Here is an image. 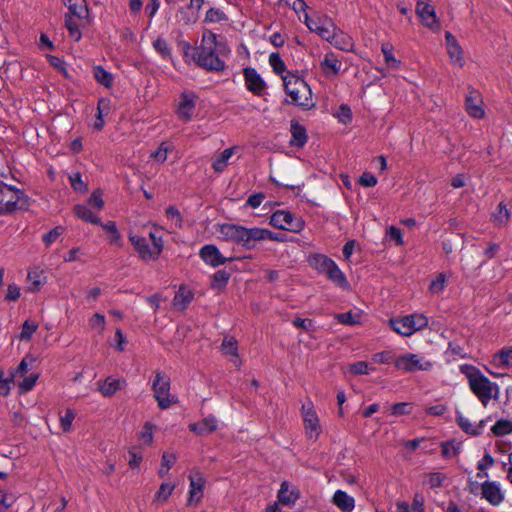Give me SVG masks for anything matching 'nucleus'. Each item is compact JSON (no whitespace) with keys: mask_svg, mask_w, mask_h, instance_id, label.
Instances as JSON below:
<instances>
[{"mask_svg":"<svg viewBox=\"0 0 512 512\" xmlns=\"http://www.w3.org/2000/svg\"><path fill=\"white\" fill-rule=\"evenodd\" d=\"M230 54V48L225 41L218 40L212 31L203 33L201 43L194 49L193 61L201 68L212 71H224L226 64L224 58Z\"/></svg>","mask_w":512,"mask_h":512,"instance_id":"f257e3e1","label":"nucleus"},{"mask_svg":"<svg viewBox=\"0 0 512 512\" xmlns=\"http://www.w3.org/2000/svg\"><path fill=\"white\" fill-rule=\"evenodd\" d=\"M218 231L224 241L233 242L249 250L254 249L256 243L260 241L283 242L285 240L284 234L261 227L248 228L243 225L223 223L219 225Z\"/></svg>","mask_w":512,"mask_h":512,"instance_id":"f03ea898","label":"nucleus"},{"mask_svg":"<svg viewBox=\"0 0 512 512\" xmlns=\"http://www.w3.org/2000/svg\"><path fill=\"white\" fill-rule=\"evenodd\" d=\"M282 80L285 92L290 97V101L287 103L297 105L305 110L314 107L311 88L303 78L287 72L282 76Z\"/></svg>","mask_w":512,"mask_h":512,"instance_id":"7ed1b4c3","label":"nucleus"},{"mask_svg":"<svg viewBox=\"0 0 512 512\" xmlns=\"http://www.w3.org/2000/svg\"><path fill=\"white\" fill-rule=\"evenodd\" d=\"M462 372L468 378L470 390L484 406H486L492 398L498 397V385L484 376L479 369L474 366H466L462 368Z\"/></svg>","mask_w":512,"mask_h":512,"instance_id":"20e7f679","label":"nucleus"},{"mask_svg":"<svg viewBox=\"0 0 512 512\" xmlns=\"http://www.w3.org/2000/svg\"><path fill=\"white\" fill-rule=\"evenodd\" d=\"M64 4L68 8L65 15V27L69 32L70 38L78 42L82 33L80 31L81 22L88 17L89 10L85 0H64Z\"/></svg>","mask_w":512,"mask_h":512,"instance_id":"39448f33","label":"nucleus"},{"mask_svg":"<svg viewBox=\"0 0 512 512\" xmlns=\"http://www.w3.org/2000/svg\"><path fill=\"white\" fill-rule=\"evenodd\" d=\"M391 329L402 336H411L428 325V318L421 313H413L389 320Z\"/></svg>","mask_w":512,"mask_h":512,"instance_id":"423d86ee","label":"nucleus"},{"mask_svg":"<svg viewBox=\"0 0 512 512\" xmlns=\"http://www.w3.org/2000/svg\"><path fill=\"white\" fill-rule=\"evenodd\" d=\"M434 364V361L428 359L423 354L410 352L401 354L394 360L395 368L404 373L430 371L434 367Z\"/></svg>","mask_w":512,"mask_h":512,"instance_id":"0eeeda50","label":"nucleus"},{"mask_svg":"<svg viewBox=\"0 0 512 512\" xmlns=\"http://www.w3.org/2000/svg\"><path fill=\"white\" fill-rule=\"evenodd\" d=\"M24 198L21 190L0 181V214H8L20 208Z\"/></svg>","mask_w":512,"mask_h":512,"instance_id":"6e6552de","label":"nucleus"},{"mask_svg":"<svg viewBox=\"0 0 512 512\" xmlns=\"http://www.w3.org/2000/svg\"><path fill=\"white\" fill-rule=\"evenodd\" d=\"M152 390L161 409H167L177 401L176 397L170 394V378L161 372L155 374Z\"/></svg>","mask_w":512,"mask_h":512,"instance_id":"1a4fd4ad","label":"nucleus"},{"mask_svg":"<svg viewBox=\"0 0 512 512\" xmlns=\"http://www.w3.org/2000/svg\"><path fill=\"white\" fill-rule=\"evenodd\" d=\"M270 225L277 229L299 233L305 227V221L301 217H296L287 210L275 211L269 219Z\"/></svg>","mask_w":512,"mask_h":512,"instance_id":"9d476101","label":"nucleus"},{"mask_svg":"<svg viewBox=\"0 0 512 512\" xmlns=\"http://www.w3.org/2000/svg\"><path fill=\"white\" fill-rule=\"evenodd\" d=\"M197 101L198 96L195 92L183 91L176 102L177 117L184 122L190 121L194 115Z\"/></svg>","mask_w":512,"mask_h":512,"instance_id":"9b49d317","label":"nucleus"},{"mask_svg":"<svg viewBox=\"0 0 512 512\" xmlns=\"http://www.w3.org/2000/svg\"><path fill=\"white\" fill-rule=\"evenodd\" d=\"M304 23L310 31L317 33L319 36L329 42L331 39L335 38L336 27L332 20L327 17L312 19L309 18L307 13H305Z\"/></svg>","mask_w":512,"mask_h":512,"instance_id":"f8f14e48","label":"nucleus"},{"mask_svg":"<svg viewBox=\"0 0 512 512\" xmlns=\"http://www.w3.org/2000/svg\"><path fill=\"white\" fill-rule=\"evenodd\" d=\"M416 14L421 20V23L433 32H439L441 30L440 21L436 15L435 8L423 1L418 0L416 4Z\"/></svg>","mask_w":512,"mask_h":512,"instance_id":"ddd939ff","label":"nucleus"},{"mask_svg":"<svg viewBox=\"0 0 512 512\" xmlns=\"http://www.w3.org/2000/svg\"><path fill=\"white\" fill-rule=\"evenodd\" d=\"M304 427L309 439L316 440L321 434V426L318 415L314 410L312 403L304 404L301 408Z\"/></svg>","mask_w":512,"mask_h":512,"instance_id":"4468645a","label":"nucleus"},{"mask_svg":"<svg viewBox=\"0 0 512 512\" xmlns=\"http://www.w3.org/2000/svg\"><path fill=\"white\" fill-rule=\"evenodd\" d=\"M129 240L134 246V249L137 251L139 257L143 261H151L158 259L159 247L152 248V246L149 245L146 238L136 234H129Z\"/></svg>","mask_w":512,"mask_h":512,"instance_id":"2eb2a0df","label":"nucleus"},{"mask_svg":"<svg viewBox=\"0 0 512 512\" xmlns=\"http://www.w3.org/2000/svg\"><path fill=\"white\" fill-rule=\"evenodd\" d=\"M243 75L248 91L259 97L266 94V83L256 69L247 67L243 70Z\"/></svg>","mask_w":512,"mask_h":512,"instance_id":"dca6fc26","label":"nucleus"},{"mask_svg":"<svg viewBox=\"0 0 512 512\" xmlns=\"http://www.w3.org/2000/svg\"><path fill=\"white\" fill-rule=\"evenodd\" d=\"M190 487H189V497H188V505L192 503L198 504L201 502L204 495V487L206 484V480L201 472L193 471L189 475Z\"/></svg>","mask_w":512,"mask_h":512,"instance_id":"f3484780","label":"nucleus"},{"mask_svg":"<svg viewBox=\"0 0 512 512\" xmlns=\"http://www.w3.org/2000/svg\"><path fill=\"white\" fill-rule=\"evenodd\" d=\"M199 256L206 264L212 267H218L232 260V258L224 257L217 246L213 244L204 245L199 251Z\"/></svg>","mask_w":512,"mask_h":512,"instance_id":"a211bd4d","label":"nucleus"},{"mask_svg":"<svg viewBox=\"0 0 512 512\" xmlns=\"http://www.w3.org/2000/svg\"><path fill=\"white\" fill-rule=\"evenodd\" d=\"M445 40H446L447 53L449 55L451 63L458 67H463L465 64L463 50H462L461 46L459 45L457 39L454 37V35L451 32L446 31Z\"/></svg>","mask_w":512,"mask_h":512,"instance_id":"6ab92c4d","label":"nucleus"},{"mask_svg":"<svg viewBox=\"0 0 512 512\" xmlns=\"http://www.w3.org/2000/svg\"><path fill=\"white\" fill-rule=\"evenodd\" d=\"M481 490L482 497L493 506H499L504 501V493L497 482L485 481L481 484Z\"/></svg>","mask_w":512,"mask_h":512,"instance_id":"aec40b11","label":"nucleus"},{"mask_svg":"<svg viewBox=\"0 0 512 512\" xmlns=\"http://www.w3.org/2000/svg\"><path fill=\"white\" fill-rule=\"evenodd\" d=\"M320 67L327 77L336 76L341 70L342 62L338 59L335 53L328 52L324 55V59L321 61Z\"/></svg>","mask_w":512,"mask_h":512,"instance_id":"412c9836","label":"nucleus"},{"mask_svg":"<svg viewBox=\"0 0 512 512\" xmlns=\"http://www.w3.org/2000/svg\"><path fill=\"white\" fill-rule=\"evenodd\" d=\"M217 427L218 420L213 415H209L197 423L189 424V430L200 436L214 432Z\"/></svg>","mask_w":512,"mask_h":512,"instance_id":"4be33fe9","label":"nucleus"},{"mask_svg":"<svg viewBox=\"0 0 512 512\" xmlns=\"http://www.w3.org/2000/svg\"><path fill=\"white\" fill-rule=\"evenodd\" d=\"M290 132V146L302 148L308 140L305 127L301 125L298 121L292 120L290 124Z\"/></svg>","mask_w":512,"mask_h":512,"instance_id":"5701e85b","label":"nucleus"},{"mask_svg":"<svg viewBox=\"0 0 512 512\" xmlns=\"http://www.w3.org/2000/svg\"><path fill=\"white\" fill-rule=\"evenodd\" d=\"M332 502L342 512H352L355 508V499L342 490H337L334 493Z\"/></svg>","mask_w":512,"mask_h":512,"instance_id":"b1692460","label":"nucleus"},{"mask_svg":"<svg viewBox=\"0 0 512 512\" xmlns=\"http://www.w3.org/2000/svg\"><path fill=\"white\" fill-rule=\"evenodd\" d=\"M335 261L328 256L320 253H315L309 256V265L318 271L320 274H325Z\"/></svg>","mask_w":512,"mask_h":512,"instance_id":"393cba45","label":"nucleus"},{"mask_svg":"<svg viewBox=\"0 0 512 512\" xmlns=\"http://www.w3.org/2000/svg\"><path fill=\"white\" fill-rule=\"evenodd\" d=\"M326 277L332 281L338 287L348 290L350 288V284L345 276V274L340 270L338 265L334 262L333 265L329 268V270L325 273Z\"/></svg>","mask_w":512,"mask_h":512,"instance_id":"a878e982","label":"nucleus"},{"mask_svg":"<svg viewBox=\"0 0 512 512\" xmlns=\"http://www.w3.org/2000/svg\"><path fill=\"white\" fill-rule=\"evenodd\" d=\"M221 351L225 355L232 356V359L230 360L236 367H240L241 361L239 359L238 355V343L237 341L230 337H225L223 339V342L221 344Z\"/></svg>","mask_w":512,"mask_h":512,"instance_id":"bb28decb","label":"nucleus"},{"mask_svg":"<svg viewBox=\"0 0 512 512\" xmlns=\"http://www.w3.org/2000/svg\"><path fill=\"white\" fill-rule=\"evenodd\" d=\"M193 299V293L185 287H180L173 298V306L178 310H185Z\"/></svg>","mask_w":512,"mask_h":512,"instance_id":"cd10ccee","label":"nucleus"},{"mask_svg":"<svg viewBox=\"0 0 512 512\" xmlns=\"http://www.w3.org/2000/svg\"><path fill=\"white\" fill-rule=\"evenodd\" d=\"M120 388V380L113 377H107L104 381L98 382V389L105 397L114 395L118 390H120Z\"/></svg>","mask_w":512,"mask_h":512,"instance_id":"c85d7f7f","label":"nucleus"},{"mask_svg":"<svg viewBox=\"0 0 512 512\" xmlns=\"http://www.w3.org/2000/svg\"><path fill=\"white\" fill-rule=\"evenodd\" d=\"M235 149V147L227 148L214 159L212 163V168L215 172L221 173L225 170V168L228 165L229 159L235 153Z\"/></svg>","mask_w":512,"mask_h":512,"instance_id":"c756f323","label":"nucleus"},{"mask_svg":"<svg viewBox=\"0 0 512 512\" xmlns=\"http://www.w3.org/2000/svg\"><path fill=\"white\" fill-rule=\"evenodd\" d=\"M75 215L81 220L92 223V224H101L100 218L94 214L86 205L78 204L74 207Z\"/></svg>","mask_w":512,"mask_h":512,"instance_id":"7c9ffc66","label":"nucleus"},{"mask_svg":"<svg viewBox=\"0 0 512 512\" xmlns=\"http://www.w3.org/2000/svg\"><path fill=\"white\" fill-rule=\"evenodd\" d=\"M465 106L467 113L473 118L480 119L485 114L483 108L477 103L476 99L472 96V93H470L466 97Z\"/></svg>","mask_w":512,"mask_h":512,"instance_id":"2f4dec72","label":"nucleus"},{"mask_svg":"<svg viewBox=\"0 0 512 512\" xmlns=\"http://www.w3.org/2000/svg\"><path fill=\"white\" fill-rule=\"evenodd\" d=\"M457 423L458 425L460 426V428L468 433V434H471V435H474V436H477V435H480L481 432H482V425L481 424H478V425H473L469 419H467L466 417L462 416V415H458L457 417Z\"/></svg>","mask_w":512,"mask_h":512,"instance_id":"473e14b6","label":"nucleus"},{"mask_svg":"<svg viewBox=\"0 0 512 512\" xmlns=\"http://www.w3.org/2000/svg\"><path fill=\"white\" fill-rule=\"evenodd\" d=\"M94 78L98 83L109 88L113 83V76L110 72L106 71L102 66H96L93 69Z\"/></svg>","mask_w":512,"mask_h":512,"instance_id":"72a5a7b5","label":"nucleus"},{"mask_svg":"<svg viewBox=\"0 0 512 512\" xmlns=\"http://www.w3.org/2000/svg\"><path fill=\"white\" fill-rule=\"evenodd\" d=\"M173 146L168 142H162L159 147L150 154L156 162L163 164L167 160L168 153L172 151Z\"/></svg>","mask_w":512,"mask_h":512,"instance_id":"f704fd0d","label":"nucleus"},{"mask_svg":"<svg viewBox=\"0 0 512 512\" xmlns=\"http://www.w3.org/2000/svg\"><path fill=\"white\" fill-rule=\"evenodd\" d=\"M381 51L384 55V60L388 67L394 68V69L399 68L400 61L394 57L393 46L390 43H383L382 47H381Z\"/></svg>","mask_w":512,"mask_h":512,"instance_id":"c9c22d12","label":"nucleus"},{"mask_svg":"<svg viewBox=\"0 0 512 512\" xmlns=\"http://www.w3.org/2000/svg\"><path fill=\"white\" fill-rule=\"evenodd\" d=\"M335 319L343 325H357L361 322V314L360 313H353L352 311L346 312V313H338L335 314Z\"/></svg>","mask_w":512,"mask_h":512,"instance_id":"e433bc0d","label":"nucleus"},{"mask_svg":"<svg viewBox=\"0 0 512 512\" xmlns=\"http://www.w3.org/2000/svg\"><path fill=\"white\" fill-rule=\"evenodd\" d=\"M496 436H504L512 433V421L506 419L498 420L491 428Z\"/></svg>","mask_w":512,"mask_h":512,"instance_id":"4c0bfd02","label":"nucleus"},{"mask_svg":"<svg viewBox=\"0 0 512 512\" xmlns=\"http://www.w3.org/2000/svg\"><path fill=\"white\" fill-rule=\"evenodd\" d=\"M231 274L225 269L216 271L212 276L211 286L214 289H221L226 286Z\"/></svg>","mask_w":512,"mask_h":512,"instance_id":"58836bf2","label":"nucleus"},{"mask_svg":"<svg viewBox=\"0 0 512 512\" xmlns=\"http://www.w3.org/2000/svg\"><path fill=\"white\" fill-rule=\"evenodd\" d=\"M510 219V212L506 205L501 202L498 205L496 212L493 213V221L496 225H505Z\"/></svg>","mask_w":512,"mask_h":512,"instance_id":"ea45409f","label":"nucleus"},{"mask_svg":"<svg viewBox=\"0 0 512 512\" xmlns=\"http://www.w3.org/2000/svg\"><path fill=\"white\" fill-rule=\"evenodd\" d=\"M278 499L282 504L288 505L295 503L297 500V495L288 489L286 482H283L278 492Z\"/></svg>","mask_w":512,"mask_h":512,"instance_id":"a19ab883","label":"nucleus"},{"mask_svg":"<svg viewBox=\"0 0 512 512\" xmlns=\"http://www.w3.org/2000/svg\"><path fill=\"white\" fill-rule=\"evenodd\" d=\"M269 64L275 74L284 76L286 65L278 53H271L269 56Z\"/></svg>","mask_w":512,"mask_h":512,"instance_id":"79ce46f5","label":"nucleus"},{"mask_svg":"<svg viewBox=\"0 0 512 512\" xmlns=\"http://www.w3.org/2000/svg\"><path fill=\"white\" fill-rule=\"evenodd\" d=\"M28 291L30 292H37L40 290L41 286L43 285L42 281V275L40 272L37 271H30L28 273Z\"/></svg>","mask_w":512,"mask_h":512,"instance_id":"37998d69","label":"nucleus"},{"mask_svg":"<svg viewBox=\"0 0 512 512\" xmlns=\"http://www.w3.org/2000/svg\"><path fill=\"white\" fill-rule=\"evenodd\" d=\"M494 357L498 365L505 368L512 366V347L503 348Z\"/></svg>","mask_w":512,"mask_h":512,"instance_id":"c03bdc74","label":"nucleus"},{"mask_svg":"<svg viewBox=\"0 0 512 512\" xmlns=\"http://www.w3.org/2000/svg\"><path fill=\"white\" fill-rule=\"evenodd\" d=\"M76 417V413L72 409H67L64 415L59 418L60 427L64 433H68L72 429V423Z\"/></svg>","mask_w":512,"mask_h":512,"instance_id":"a18cd8bd","label":"nucleus"},{"mask_svg":"<svg viewBox=\"0 0 512 512\" xmlns=\"http://www.w3.org/2000/svg\"><path fill=\"white\" fill-rule=\"evenodd\" d=\"M460 452V444H455L453 441H446L441 443V454L444 458L450 459Z\"/></svg>","mask_w":512,"mask_h":512,"instance_id":"49530a36","label":"nucleus"},{"mask_svg":"<svg viewBox=\"0 0 512 512\" xmlns=\"http://www.w3.org/2000/svg\"><path fill=\"white\" fill-rule=\"evenodd\" d=\"M426 484L430 488H438L443 485V482L446 480V475L441 472H432L425 475Z\"/></svg>","mask_w":512,"mask_h":512,"instance_id":"de8ad7c7","label":"nucleus"},{"mask_svg":"<svg viewBox=\"0 0 512 512\" xmlns=\"http://www.w3.org/2000/svg\"><path fill=\"white\" fill-rule=\"evenodd\" d=\"M330 43H332L335 47L345 51H349L353 46L352 39L344 34L337 35L335 33V38L331 39Z\"/></svg>","mask_w":512,"mask_h":512,"instance_id":"09e8293b","label":"nucleus"},{"mask_svg":"<svg viewBox=\"0 0 512 512\" xmlns=\"http://www.w3.org/2000/svg\"><path fill=\"white\" fill-rule=\"evenodd\" d=\"M374 367L365 361H358L349 365V371L355 375H368L371 371H374Z\"/></svg>","mask_w":512,"mask_h":512,"instance_id":"8fccbe9b","label":"nucleus"},{"mask_svg":"<svg viewBox=\"0 0 512 512\" xmlns=\"http://www.w3.org/2000/svg\"><path fill=\"white\" fill-rule=\"evenodd\" d=\"M227 20L225 13L219 8H210L205 15V22L219 23Z\"/></svg>","mask_w":512,"mask_h":512,"instance_id":"3c124183","label":"nucleus"},{"mask_svg":"<svg viewBox=\"0 0 512 512\" xmlns=\"http://www.w3.org/2000/svg\"><path fill=\"white\" fill-rule=\"evenodd\" d=\"M37 328L38 325L34 321L26 320L22 325L20 340L29 341Z\"/></svg>","mask_w":512,"mask_h":512,"instance_id":"603ef678","label":"nucleus"},{"mask_svg":"<svg viewBox=\"0 0 512 512\" xmlns=\"http://www.w3.org/2000/svg\"><path fill=\"white\" fill-rule=\"evenodd\" d=\"M390 414L393 416H402L411 413L412 406L408 402H399L390 406Z\"/></svg>","mask_w":512,"mask_h":512,"instance_id":"864d4df0","label":"nucleus"},{"mask_svg":"<svg viewBox=\"0 0 512 512\" xmlns=\"http://www.w3.org/2000/svg\"><path fill=\"white\" fill-rule=\"evenodd\" d=\"M70 184L74 191L85 193L88 190V185L82 180L80 173H74L69 176Z\"/></svg>","mask_w":512,"mask_h":512,"instance_id":"5fc2aeb1","label":"nucleus"},{"mask_svg":"<svg viewBox=\"0 0 512 512\" xmlns=\"http://www.w3.org/2000/svg\"><path fill=\"white\" fill-rule=\"evenodd\" d=\"M63 232L64 228L62 226H56L42 236V241L46 246H50L63 234Z\"/></svg>","mask_w":512,"mask_h":512,"instance_id":"6e6d98bb","label":"nucleus"},{"mask_svg":"<svg viewBox=\"0 0 512 512\" xmlns=\"http://www.w3.org/2000/svg\"><path fill=\"white\" fill-rule=\"evenodd\" d=\"M338 121L342 124H349L352 121V111L347 104H341L336 113Z\"/></svg>","mask_w":512,"mask_h":512,"instance_id":"4d7b16f0","label":"nucleus"},{"mask_svg":"<svg viewBox=\"0 0 512 512\" xmlns=\"http://www.w3.org/2000/svg\"><path fill=\"white\" fill-rule=\"evenodd\" d=\"M107 233L110 234V241L112 243H117L120 240V233L117 229L116 223L114 221H108L106 223L99 224Z\"/></svg>","mask_w":512,"mask_h":512,"instance_id":"13d9d810","label":"nucleus"},{"mask_svg":"<svg viewBox=\"0 0 512 512\" xmlns=\"http://www.w3.org/2000/svg\"><path fill=\"white\" fill-rule=\"evenodd\" d=\"M446 277L443 273H440L430 283L429 290L433 294H439L445 288Z\"/></svg>","mask_w":512,"mask_h":512,"instance_id":"bf43d9fd","label":"nucleus"},{"mask_svg":"<svg viewBox=\"0 0 512 512\" xmlns=\"http://www.w3.org/2000/svg\"><path fill=\"white\" fill-rule=\"evenodd\" d=\"M38 379L37 374H31L29 376H24L23 380L19 383V389L21 393H26L33 389Z\"/></svg>","mask_w":512,"mask_h":512,"instance_id":"052dcab7","label":"nucleus"},{"mask_svg":"<svg viewBox=\"0 0 512 512\" xmlns=\"http://www.w3.org/2000/svg\"><path fill=\"white\" fill-rule=\"evenodd\" d=\"M175 484L162 483L156 493V498L166 501L175 489Z\"/></svg>","mask_w":512,"mask_h":512,"instance_id":"680f3d73","label":"nucleus"},{"mask_svg":"<svg viewBox=\"0 0 512 512\" xmlns=\"http://www.w3.org/2000/svg\"><path fill=\"white\" fill-rule=\"evenodd\" d=\"M372 359L380 364H389L394 359V355L390 351H382L373 355Z\"/></svg>","mask_w":512,"mask_h":512,"instance_id":"e2e57ef3","label":"nucleus"},{"mask_svg":"<svg viewBox=\"0 0 512 512\" xmlns=\"http://www.w3.org/2000/svg\"><path fill=\"white\" fill-rule=\"evenodd\" d=\"M358 183L364 187H374L377 184V178L369 172H364L359 177Z\"/></svg>","mask_w":512,"mask_h":512,"instance_id":"0e129e2a","label":"nucleus"},{"mask_svg":"<svg viewBox=\"0 0 512 512\" xmlns=\"http://www.w3.org/2000/svg\"><path fill=\"white\" fill-rule=\"evenodd\" d=\"M89 324L93 328H99L100 332L104 331L105 328V317L100 313H95L89 320Z\"/></svg>","mask_w":512,"mask_h":512,"instance_id":"69168bd1","label":"nucleus"},{"mask_svg":"<svg viewBox=\"0 0 512 512\" xmlns=\"http://www.w3.org/2000/svg\"><path fill=\"white\" fill-rule=\"evenodd\" d=\"M14 501L15 498L13 495L8 494L4 490H0V506H2L0 512L8 509L14 503Z\"/></svg>","mask_w":512,"mask_h":512,"instance_id":"338daca9","label":"nucleus"},{"mask_svg":"<svg viewBox=\"0 0 512 512\" xmlns=\"http://www.w3.org/2000/svg\"><path fill=\"white\" fill-rule=\"evenodd\" d=\"M88 203L101 210L104 207L102 193L99 190L93 191L88 199Z\"/></svg>","mask_w":512,"mask_h":512,"instance_id":"774afa93","label":"nucleus"}]
</instances>
